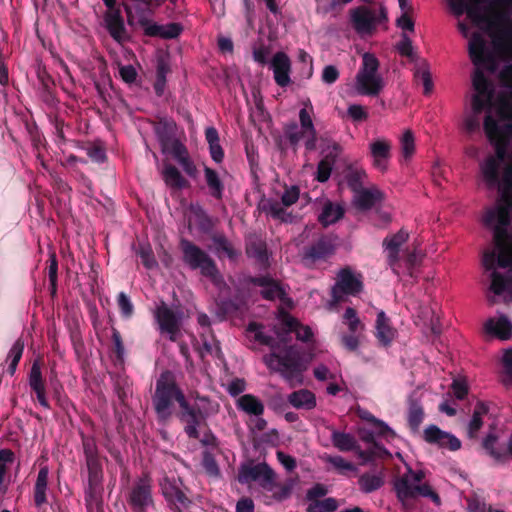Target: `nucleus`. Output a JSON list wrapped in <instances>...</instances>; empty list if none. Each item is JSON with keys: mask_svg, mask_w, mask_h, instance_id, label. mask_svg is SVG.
Returning <instances> with one entry per match:
<instances>
[{"mask_svg": "<svg viewBox=\"0 0 512 512\" xmlns=\"http://www.w3.org/2000/svg\"><path fill=\"white\" fill-rule=\"evenodd\" d=\"M501 196L484 217V225L493 233L494 248L483 254L482 265L490 271V290L512 296V169H506L500 188Z\"/></svg>", "mask_w": 512, "mask_h": 512, "instance_id": "obj_1", "label": "nucleus"}, {"mask_svg": "<svg viewBox=\"0 0 512 512\" xmlns=\"http://www.w3.org/2000/svg\"><path fill=\"white\" fill-rule=\"evenodd\" d=\"M468 52L472 63L476 66L472 75V85L475 93L472 96L471 102L472 114L465 118L464 128L468 133H473L479 128V115L485 108L491 105L494 88L480 68L491 60L487 42L482 34H472L468 44Z\"/></svg>", "mask_w": 512, "mask_h": 512, "instance_id": "obj_2", "label": "nucleus"}, {"mask_svg": "<svg viewBox=\"0 0 512 512\" xmlns=\"http://www.w3.org/2000/svg\"><path fill=\"white\" fill-rule=\"evenodd\" d=\"M406 471L396 476L393 481V490L398 501L405 509H410L418 497L429 498L434 504H441L440 496L425 481V472L421 469L413 470L405 463Z\"/></svg>", "mask_w": 512, "mask_h": 512, "instance_id": "obj_3", "label": "nucleus"}, {"mask_svg": "<svg viewBox=\"0 0 512 512\" xmlns=\"http://www.w3.org/2000/svg\"><path fill=\"white\" fill-rule=\"evenodd\" d=\"M484 130L490 143L495 147L496 157L489 156L480 165V170L486 186L490 189L499 184L498 173L500 163L504 160L507 152L508 140L505 138L502 128L491 116L486 115Z\"/></svg>", "mask_w": 512, "mask_h": 512, "instance_id": "obj_4", "label": "nucleus"}, {"mask_svg": "<svg viewBox=\"0 0 512 512\" xmlns=\"http://www.w3.org/2000/svg\"><path fill=\"white\" fill-rule=\"evenodd\" d=\"M152 402L156 415L162 422L167 421L172 416L174 402H177L182 410L188 407L186 397L177 385L175 376L171 371L167 370L160 374L156 381Z\"/></svg>", "mask_w": 512, "mask_h": 512, "instance_id": "obj_5", "label": "nucleus"}, {"mask_svg": "<svg viewBox=\"0 0 512 512\" xmlns=\"http://www.w3.org/2000/svg\"><path fill=\"white\" fill-rule=\"evenodd\" d=\"M265 365L273 372L279 373L291 387L303 383V372L306 366L301 353L295 346H288L283 354L272 352L263 357Z\"/></svg>", "mask_w": 512, "mask_h": 512, "instance_id": "obj_6", "label": "nucleus"}, {"mask_svg": "<svg viewBox=\"0 0 512 512\" xmlns=\"http://www.w3.org/2000/svg\"><path fill=\"white\" fill-rule=\"evenodd\" d=\"M386 81L380 72L378 58L370 52L362 55L361 65L355 75L354 89L361 96H378L385 88Z\"/></svg>", "mask_w": 512, "mask_h": 512, "instance_id": "obj_7", "label": "nucleus"}, {"mask_svg": "<svg viewBox=\"0 0 512 512\" xmlns=\"http://www.w3.org/2000/svg\"><path fill=\"white\" fill-rule=\"evenodd\" d=\"M180 246L183 261L190 269L200 270L221 292L229 289L214 260L205 251L187 239H182Z\"/></svg>", "mask_w": 512, "mask_h": 512, "instance_id": "obj_8", "label": "nucleus"}, {"mask_svg": "<svg viewBox=\"0 0 512 512\" xmlns=\"http://www.w3.org/2000/svg\"><path fill=\"white\" fill-rule=\"evenodd\" d=\"M313 113L314 108L310 100H307L299 111L300 126L297 123H290L286 126L285 136L291 146L296 147L301 141H304L306 150L316 149L317 132L312 120Z\"/></svg>", "mask_w": 512, "mask_h": 512, "instance_id": "obj_9", "label": "nucleus"}, {"mask_svg": "<svg viewBox=\"0 0 512 512\" xmlns=\"http://www.w3.org/2000/svg\"><path fill=\"white\" fill-rule=\"evenodd\" d=\"M350 22L361 37L374 34L377 27L388 21L387 9L383 5H361L350 10Z\"/></svg>", "mask_w": 512, "mask_h": 512, "instance_id": "obj_10", "label": "nucleus"}, {"mask_svg": "<svg viewBox=\"0 0 512 512\" xmlns=\"http://www.w3.org/2000/svg\"><path fill=\"white\" fill-rule=\"evenodd\" d=\"M218 410L219 405L205 396H197L194 406L188 403V407L183 408L179 415L180 420L186 422L184 431L187 436L193 439L199 438L198 427L208 417L216 414Z\"/></svg>", "mask_w": 512, "mask_h": 512, "instance_id": "obj_11", "label": "nucleus"}, {"mask_svg": "<svg viewBox=\"0 0 512 512\" xmlns=\"http://www.w3.org/2000/svg\"><path fill=\"white\" fill-rule=\"evenodd\" d=\"M159 333L171 342H177L182 337L183 312L173 309L161 300L152 311Z\"/></svg>", "mask_w": 512, "mask_h": 512, "instance_id": "obj_12", "label": "nucleus"}, {"mask_svg": "<svg viewBox=\"0 0 512 512\" xmlns=\"http://www.w3.org/2000/svg\"><path fill=\"white\" fill-rule=\"evenodd\" d=\"M363 290L361 273L355 272L351 267L341 268L337 273V280L331 288L332 304L341 302L346 296H356Z\"/></svg>", "mask_w": 512, "mask_h": 512, "instance_id": "obj_13", "label": "nucleus"}, {"mask_svg": "<svg viewBox=\"0 0 512 512\" xmlns=\"http://www.w3.org/2000/svg\"><path fill=\"white\" fill-rule=\"evenodd\" d=\"M237 479L241 484L257 482L263 489L272 491L275 486L276 474L265 462L247 463L240 466Z\"/></svg>", "mask_w": 512, "mask_h": 512, "instance_id": "obj_14", "label": "nucleus"}, {"mask_svg": "<svg viewBox=\"0 0 512 512\" xmlns=\"http://www.w3.org/2000/svg\"><path fill=\"white\" fill-rule=\"evenodd\" d=\"M342 322L347 327L348 333L341 335V343L350 352H355L360 346L362 334L365 330V324L360 320L357 311L352 307H347Z\"/></svg>", "mask_w": 512, "mask_h": 512, "instance_id": "obj_15", "label": "nucleus"}, {"mask_svg": "<svg viewBox=\"0 0 512 512\" xmlns=\"http://www.w3.org/2000/svg\"><path fill=\"white\" fill-rule=\"evenodd\" d=\"M128 503L134 512H144L153 506L152 485L149 476L144 475L137 479L130 490Z\"/></svg>", "mask_w": 512, "mask_h": 512, "instance_id": "obj_16", "label": "nucleus"}, {"mask_svg": "<svg viewBox=\"0 0 512 512\" xmlns=\"http://www.w3.org/2000/svg\"><path fill=\"white\" fill-rule=\"evenodd\" d=\"M181 486L182 481L176 477L166 476L160 481L163 497L177 512H182V509L189 507L191 504V500L186 496Z\"/></svg>", "mask_w": 512, "mask_h": 512, "instance_id": "obj_17", "label": "nucleus"}, {"mask_svg": "<svg viewBox=\"0 0 512 512\" xmlns=\"http://www.w3.org/2000/svg\"><path fill=\"white\" fill-rule=\"evenodd\" d=\"M124 9L130 26L140 25L143 29L151 21L153 10L149 0H125Z\"/></svg>", "mask_w": 512, "mask_h": 512, "instance_id": "obj_18", "label": "nucleus"}, {"mask_svg": "<svg viewBox=\"0 0 512 512\" xmlns=\"http://www.w3.org/2000/svg\"><path fill=\"white\" fill-rule=\"evenodd\" d=\"M83 451L88 470V481L94 484H102L103 469L98 455V448L92 438L83 439Z\"/></svg>", "mask_w": 512, "mask_h": 512, "instance_id": "obj_19", "label": "nucleus"}, {"mask_svg": "<svg viewBox=\"0 0 512 512\" xmlns=\"http://www.w3.org/2000/svg\"><path fill=\"white\" fill-rule=\"evenodd\" d=\"M249 283L261 287V295L264 299H279L284 305L291 307L293 302L280 286V284L268 276L250 277Z\"/></svg>", "mask_w": 512, "mask_h": 512, "instance_id": "obj_20", "label": "nucleus"}, {"mask_svg": "<svg viewBox=\"0 0 512 512\" xmlns=\"http://www.w3.org/2000/svg\"><path fill=\"white\" fill-rule=\"evenodd\" d=\"M368 148L372 166L381 173L387 172L391 159V141L386 138H378L370 142Z\"/></svg>", "mask_w": 512, "mask_h": 512, "instance_id": "obj_21", "label": "nucleus"}, {"mask_svg": "<svg viewBox=\"0 0 512 512\" xmlns=\"http://www.w3.org/2000/svg\"><path fill=\"white\" fill-rule=\"evenodd\" d=\"M409 233L406 229L401 228L398 232L388 235L384 238L382 246L387 253V263L393 272L399 275L397 271V263L399 261V253L401 247L408 241Z\"/></svg>", "mask_w": 512, "mask_h": 512, "instance_id": "obj_22", "label": "nucleus"}, {"mask_svg": "<svg viewBox=\"0 0 512 512\" xmlns=\"http://www.w3.org/2000/svg\"><path fill=\"white\" fill-rule=\"evenodd\" d=\"M424 440L429 444H435L440 448L457 451L461 448V441L453 434L441 430L436 425H429L423 432Z\"/></svg>", "mask_w": 512, "mask_h": 512, "instance_id": "obj_23", "label": "nucleus"}, {"mask_svg": "<svg viewBox=\"0 0 512 512\" xmlns=\"http://www.w3.org/2000/svg\"><path fill=\"white\" fill-rule=\"evenodd\" d=\"M424 440L429 444H435L440 448L457 451L461 448V441L453 434L441 430L436 425H429L423 432Z\"/></svg>", "mask_w": 512, "mask_h": 512, "instance_id": "obj_24", "label": "nucleus"}, {"mask_svg": "<svg viewBox=\"0 0 512 512\" xmlns=\"http://www.w3.org/2000/svg\"><path fill=\"white\" fill-rule=\"evenodd\" d=\"M103 26L118 44L122 45L129 40V34L119 10L106 11L103 15Z\"/></svg>", "mask_w": 512, "mask_h": 512, "instance_id": "obj_25", "label": "nucleus"}, {"mask_svg": "<svg viewBox=\"0 0 512 512\" xmlns=\"http://www.w3.org/2000/svg\"><path fill=\"white\" fill-rule=\"evenodd\" d=\"M245 252L247 257L255 260L262 268L269 266V253L266 242L256 233H250L245 238Z\"/></svg>", "mask_w": 512, "mask_h": 512, "instance_id": "obj_26", "label": "nucleus"}, {"mask_svg": "<svg viewBox=\"0 0 512 512\" xmlns=\"http://www.w3.org/2000/svg\"><path fill=\"white\" fill-rule=\"evenodd\" d=\"M385 199V193L375 184H371L353 196L354 206L367 211L382 203Z\"/></svg>", "mask_w": 512, "mask_h": 512, "instance_id": "obj_27", "label": "nucleus"}, {"mask_svg": "<svg viewBox=\"0 0 512 512\" xmlns=\"http://www.w3.org/2000/svg\"><path fill=\"white\" fill-rule=\"evenodd\" d=\"M28 384L35 393L36 399L44 409H50V404L46 396V384L42 375L41 366L38 360H35L28 374Z\"/></svg>", "mask_w": 512, "mask_h": 512, "instance_id": "obj_28", "label": "nucleus"}, {"mask_svg": "<svg viewBox=\"0 0 512 512\" xmlns=\"http://www.w3.org/2000/svg\"><path fill=\"white\" fill-rule=\"evenodd\" d=\"M270 68L273 71L277 85L286 87L290 84L291 61L286 53H275L270 61Z\"/></svg>", "mask_w": 512, "mask_h": 512, "instance_id": "obj_29", "label": "nucleus"}, {"mask_svg": "<svg viewBox=\"0 0 512 512\" xmlns=\"http://www.w3.org/2000/svg\"><path fill=\"white\" fill-rule=\"evenodd\" d=\"M334 250L335 246L331 240L323 236L305 250L303 260L307 264L325 260L334 253Z\"/></svg>", "mask_w": 512, "mask_h": 512, "instance_id": "obj_30", "label": "nucleus"}, {"mask_svg": "<svg viewBox=\"0 0 512 512\" xmlns=\"http://www.w3.org/2000/svg\"><path fill=\"white\" fill-rule=\"evenodd\" d=\"M448 5L455 16L466 13L468 18L477 26L488 22L487 16L477 5L468 6L465 0H448Z\"/></svg>", "mask_w": 512, "mask_h": 512, "instance_id": "obj_31", "label": "nucleus"}, {"mask_svg": "<svg viewBox=\"0 0 512 512\" xmlns=\"http://www.w3.org/2000/svg\"><path fill=\"white\" fill-rule=\"evenodd\" d=\"M143 31L149 37L175 39L182 33L183 27L180 23L158 24L151 20Z\"/></svg>", "mask_w": 512, "mask_h": 512, "instance_id": "obj_32", "label": "nucleus"}, {"mask_svg": "<svg viewBox=\"0 0 512 512\" xmlns=\"http://www.w3.org/2000/svg\"><path fill=\"white\" fill-rule=\"evenodd\" d=\"M484 329L486 333L496 336L501 340H508L512 335V323L502 315L498 319L490 318L485 322Z\"/></svg>", "mask_w": 512, "mask_h": 512, "instance_id": "obj_33", "label": "nucleus"}, {"mask_svg": "<svg viewBox=\"0 0 512 512\" xmlns=\"http://www.w3.org/2000/svg\"><path fill=\"white\" fill-rule=\"evenodd\" d=\"M385 483L384 469L376 472H366L359 476L358 486L362 493L370 494L379 490Z\"/></svg>", "mask_w": 512, "mask_h": 512, "instance_id": "obj_34", "label": "nucleus"}, {"mask_svg": "<svg viewBox=\"0 0 512 512\" xmlns=\"http://www.w3.org/2000/svg\"><path fill=\"white\" fill-rule=\"evenodd\" d=\"M281 323L285 326L286 332H295L296 338L302 342H308L313 337V332L309 326L300 324L294 317L288 313H280Z\"/></svg>", "mask_w": 512, "mask_h": 512, "instance_id": "obj_35", "label": "nucleus"}, {"mask_svg": "<svg viewBox=\"0 0 512 512\" xmlns=\"http://www.w3.org/2000/svg\"><path fill=\"white\" fill-rule=\"evenodd\" d=\"M375 336L380 343L388 346L396 336V330L390 325V320L384 311L377 313Z\"/></svg>", "mask_w": 512, "mask_h": 512, "instance_id": "obj_36", "label": "nucleus"}, {"mask_svg": "<svg viewBox=\"0 0 512 512\" xmlns=\"http://www.w3.org/2000/svg\"><path fill=\"white\" fill-rule=\"evenodd\" d=\"M48 478V466H41L34 485V504L37 508L47 503Z\"/></svg>", "mask_w": 512, "mask_h": 512, "instance_id": "obj_37", "label": "nucleus"}, {"mask_svg": "<svg viewBox=\"0 0 512 512\" xmlns=\"http://www.w3.org/2000/svg\"><path fill=\"white\" fill-rule=\"evenodd\" d=\"M238 410L250 416H262L265 410L263 402L253 394H244L236 400Z\"/></svg>", "mask_w": 512, "mask_h": 512, "instance_id": "obj_38", "label": "nucleus"}, {"mask_svg": "<svg viewBox=\"0 0 512 512\" xmlns=\"http://www.w3.org/2000/svg\"><path fill=\"white\" fill-rule=\"evenodd\" d=\"M414 80L423 85V94L430 95L434 89V83L430 72V66L425 59H420L415 63Z\"/></svg>", "mask_w": 512, "mask_h": 512, "instance_id": "obj_39", "label": "nucleus"}, {"mask_svg": "<svg viewBox=\"0 0 512 512\" xmlns=\"http://www.w3.org/2000/svg\"><path fill=\"white\" fill-rule=\"evenodd\" d=\"M424 409L421 400L410 395L408 399L407 422L412 431H418L424 420Z\"/></svg>", "mask_w": 512, "mask_h": 512, "instance_id": "obj_40", "label": "nucleus"}, {"mask_svg": "<svg viewBox=\"0 0 512 512\" xmlns=\"http://www.w3.org/2000/svg\"><path fill=\"white\" fill-rule=\"evenodd\" d=\"M289 403L296 409L312 410L316 407V397L308 389H300L288 396Z\"/></svg>", "mask_w": 512, "mask_h": 512, "instance_id": "obj_41", "label": "nucleus"}, {"mask_svg": "<svg viewBox=\"0 0 512 512\" xmlns=\"http://www.w3.org/2000/svg\"><path fill=\"white\" fill-rule=\"evenodd\" d=\"M489 412V406L484 402H477L472 417L467 426V434L470 438L477 436L483 426V418Z\"/></svg>", "mask_w": 512, "mask_h": 512, "instance_id": "obj_42", "label": "nucleus"}, {"mask_svg": "<svg viewBox=\"0 0 512 512\" xmlns=\"http://www.w3.org/2000/svg\"><path fill=\"white\" fill-rule=\"evenodd\" d=\"M162 177L165 184L174 189H183L188 186V181L182 176L180 171L170 163L163 166Z\"/></svg>", "mask_w": 512, "mask_h": 512, "instance_id": "obj_43", "label": "nucleus"}, {"mask_svg": "<svg viewBox=\"0 0 512 512\" xmlns=\"http://www.w3.org/2000/svg\"><path fill=\"white\" fill-rule=\"evenodd\" d=\"M204 176L210 195L217 200H221L224 194V183L219 174L212 168L205 166Z\"/></svg>", "mask_w": 512, "mask_h": 512, "instance_id": "obj_44", "label": "nucleus"}, {"mask_svg": "<svg viewBox=\"0 0 512 512\" xmlns=\"http://www.w3.org/2000/svg\"><path fill=\"white\" fill-rule=\"evenodd\" d=\"M331 441L333 446L341 452L354 451L358 445L356 438L352 434L335 429L331 430Z\"/></svg>", "mask_w": 512, "mask_h": 512, "instance_id": "obj_45", "label": "nucleus"}, {"mask_svg": "<svg viewBox=\"0 0 512 512\" xmlns=\"http://www.w3.org/2000/svg\"><path fill=\"white\" fill-rule=\"evenodd\" d=\"M344 216V209L339 204H334L330 201L326 202L323 206L322 212L318 217L319 222L327 227L336 223Z\"/></svg>", "mask_w": 512, "mask_h": 512, "instance_id": "obj_46", "label": "nucleus"}, {"mask_svg": "<svg viewBox=\"0 0 512 512\" xmlns=\"http://www.w3.org/2000/svg\"><path fill=\"white\" fill-rule=\"evenodd\" d=\"M367 178L368 175L362 168L349 167L345 174L346 184L354 195L365 188Z\"/></svg>", "mask_w": 512, "mask_h": 512, "instance_id": "obj_47", "label": "nucleus"}, {"mask_svg": "<svg viewBox=\"0 0 512 512\" xmlns=\"http://www.w3.org/2000/svg\"><path fill=\"white\" fill-rule=\"evenodd\" d=\"M218 254L223 253L231 261H236L240 251L224 235H215L212 238Z\"/></svg>", "mask_w": 512, "mask_h": 512, "instance_id": "obj_48", "label": "nucleus"}, {"mask_svg": "<svg viewBox=\"0 0 512 512\" xmlns=\"http://www.w3.org/2000/svg\"><path fill=\"white\" fill-rule=\"evenodd\" d=\"M326 463L332 465V467L341 475H346L348 472H357L358 468L351 462L346 461L340 455H325L322 458Z\"/></svg>", "mask_w": 512, "mask_h": 512, "instance_id": "obj_49", "label": "nucleus"}, {"mask_svg": "<svg viewBox=\"0 0 512 512\" xmlns=\"http://www.w3.org/2000/svg\"><path fill=\"white\" fill-rule=\"evenodd\" d=\"M24 350V342L22 339H17L12 347L10 348L7 355L8 362V373L12 376L14 375L17 365L22 357Z\"/></svg>", "mask_w": 512, "mask_h": 512, "instance_id": "obj_50", "label": "nucleus"}, {"mask_svg": "<svg viewBox=\"0 0 512 512\" xmlns=\"http://www.w3.org/2000/svg\"><path fill=\"white\" fill-rule=\"evenodd\" d=\"M263 211L273 218L279 219L283 222H288L291 219V214L286 212V210L277 201H268L263 205Z\"/></svg>", "mask_w": 512, "mask_h": 512, "instance_id": "obj_51", "label": "nucleus"}, {"mask_svg": "<svg viewBox=\"0 0 512 512\" xmlns=\"http://www.w3.org/2000/svg\"><path fill=\"white\" fill-rule=\"evenodd\" d=\"M137 255L146 269L151 270L158 267V262L155 259L153 250L149 244H140L137 250Z\"/></svg>", "mask_w": 512, "mask_h": 512, "instance_id": "obj_52", "label": "nucleus"}, {"mask_svg": "<svg viewBox=\"0 0 512 512\" xmlns=\"http://www.w3.org/2000/svg\"><path fill=\"white\" fill-rule=\"evenodd\" d=\"M396 49L401 56L409 58L411 61H419L410 37L406 33H402L401 40L397 43Z\"/></svg>", "mask_w": 512, "mask_h": 512, "instance_id": "obj_53", "label": "nucleus"}, {"mask_svg": "<svg viewBox=\"0 0 512 512\" xmlns=\"http://www.w3.org/2000/svg\"><path fill=\"white\" fill-rule=\"evenodd\" d=\"M401 152L405 159H410L415 153V137L411 130H405L400 139Z\"/></svg>", "mask_w": 512, "mask_h": 512, "instance_id": "obj_54", "label": "nucleus"}, {"mask_svg": "<svg viewBox=\"0 0 512 512\" xmlns=\"http://www.w3.org/2000/svg\"><path fill=\"white\" fill-rule=\"evenodd\" d=\"M247 331L254 333L256 341L260 342L261 344L270 346L271 348H274V338L272 336L266 335L263 332V326L261 324L255 322L249 323Z\"/></svg>", "mask_w": 512, "mask_h": 512, "instance_id": "obj_55", "label": "nucleus"}, {"mask_svg": "<svg viewBox=\"0 0 512 512\" xmlns=\"http://www.w3.org/2000/svg\"><path fill=\"white\" fill-rule=\"evenodd\" d=\"M202 465L209 475L218 476L220 474V469L215 460V456L213 452L209 449L203 452Z\"/></svg>", "mask_w": 512, "mask_h": 512, "instance_id": "obj_56", "label": "nucleus"}, {"mask_svg": "<svg viewBox=\"0 0 512 512\" xmlns=\"http://www.w3.org/2000/svg\"><path fill=\"white\" fill-rule=\"evenodd\" d=\"M101 485L102 484H94L88 481V485L84 492L87 508H91L94 504L97 503L101 492Z\"/></svg>", "mask_w": 512, "mask_h": 512, "instance_id": "obj_57", "label": "nucleus"}, {"mask_svg": "<svg viewBox=\"0 0 512 512\" xmlns=\"http://www.w3.org/2000/svg\"><path fill=\"white\" fill-rule=\"evenodd\" d=\"M509 27L503 31V38L494 41L496 47L512 53V20H508Z\"/></svg>", "mask_w": 512, "mask_h": 512, "instance_id": "obj_58", "label": "nucleus"}, {"mask_svg": "<svg viewBox=\"0 0 512 512\" xmlns=\"http://www.w3.org/2000/svg\"><path fill=\"white\" fill-rule=\"evenodd\" d=\"M497 437L493 434H488L483 440V447L489 452V454L497 461H502L505 454L495 449Z\"/></svg>", "mask_w": 512, "mask_h": 512, "instance_id": "obj_59", "label": "nucleus"}, {"mask_svg": "<svg viewBox=\"0 0 512 512\" xmlns=\"http://www.w3.org/2000/svg\"><path fill=\"white\" fill-rule=\"evenodd\" d=\"M340 77V71L335 65H326L321 73V80L324 84L332 85Z\"/></svg>", "mask_w": 512, "mask_h": 512, "instance_id": "obj_60", "label": "nucleus"}, {"mask_svg": "<svg viewBox=\"0 0 512 512\" xmlns=\"http://www.w3.org/2000/svg\"><path fill=\"white\" fill-rule=\"evenodd\" d=\"M219 308L226 314H234L238 312L243 306L244 302L242 299H225L218 303Z\"/></svg>", "mask_w": 512, "mask_h": 512, "instance_id": "obj_61", "label": "nucleus"}, {"mask_svg": "<svg viewBox=\"0 0 512 512\" xmlns=\"http://www.w3.org/2000/svg\"><path fill=\"white\" fill-rule=\"evenodd\" d=\"M117 303L120 308L121 314L124 317L129 318L132 316L134 307L129 296L126 293L120 292L118 294Z\"/></svg>", "mask_w": 512, "mask_h": 512, "instance_id": "obj_62", "label": "nucleus"}, {"mask_svg": "<svg viewBox=\"0 0 512 512\" xmlns=\"http://www.w3.org/2000/svg\"><path fill=\"white\" fill-rule=\"evenodd\" d=\"M299 195L300 190L298 186L292 185L286 188L285 191L283 192L281 196V202L284 206H291L298 201Z\"/></svg>", "mask_w": 512, "mask_h": 512, "instance_id": "obj_63", "label": "nucleus"}, {"mask_svg": "<svg viewBox=\"0 0 512 512\" xmlns=\"http://www.w3.org/2000/svg\"><path fill=\"white\" fill-rule=\"evenodd\" d=\"M451 389L458 400H463L468 394L467 381L464 378L454 379L451 384Z\"/></svg>", "mask_w": 512, "mask_h": 512, "instance_id": "obj_64", "label": "nucleus"}]
</instances>
